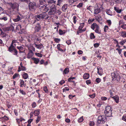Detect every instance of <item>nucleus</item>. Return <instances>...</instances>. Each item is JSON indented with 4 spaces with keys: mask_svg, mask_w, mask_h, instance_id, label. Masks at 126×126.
<instances>
[{
    "mask_svg": "<svg viewBox=\"0 0 126 126\" xmlns=\"http://www.w3.org/2000/svg\"><path fill=\"white\" fill-rule=\"evenodd\" d=\"M23 76L24 79H26L28 77V75L27 73H25L23 75Z\"/></svg>",
    "mask_w": 126,
    "mask_h": 126,
    "instance_id": "nucleus-26",
    "label": "nucleus"
},
{
    "mask_svg": "<svg viewBox=\"0 0 126 126\" xmlns=\"http://www.w3.org/2000/svg\"><path fill=\"white\" fill-rule=\"evenodd\" d=\"M36 105V104L35 102L33 103L32 104V106L33 108H34L35 107Z\"/></svg>",
    "mask_w": 126,
    "mask_h": 126,
    "instance_id": "nucleus-59",
    "label": "nucleus"
},
{
    "mask_svg": "<svg viewBox=\"0 0 126 126\" xmlns=\"http://www.w3.org/2000/svg\"><path fill=\"white\" fill-rule=\"evenodd\" d=\"M33 54H31L30 53H29L28 54L27 58H31L33 56Z\"/></svg>",
    "mask_w": 126,
    "mask_h": 126,
    "instance_id": "nucleus-27",
    "label": "nucleus"
},
{
    "mask_svg": "<svg viewBox=\"0 0 126 126\" xmlns=\"http://www.w3.org/2000/svg\"><path fill=\"white\" fill-rule=\"evenodd\" d=\"M102 117V115L99 116H98L97 120V123H98L100 124L101 123Z\"/></svg>",
    "mask_w": 126,
    "mask_h": 126,
    "instance_id": "nucleus-18",
    "label": "nucleus"
},
{
    "mask_svg": "<svg viewBox=\"0 0 126 126\" xmlns=\"http://www.w3.org/2000/svg\"><path fill=\"white\" fill-rule=\"evenodd\" d=\"M94 124V123L93 121H90L89 122V125L90 126H93Z\"/></svg>",
    "mask_w": 126,
    "mask_h": 126,
    "instance_id": "nucleus-39",
    "label": "nucleus"
},
{
    "mask_svg": "<svg viewBox=\"0 0 126 126\" xmlns=\"http://www.w3.org/2000/svg\"><path fill=\"white\" fill-rule=\"evenodd\" d=\"M120 77L119 75H117L116 77V80L118 82L120 79Z\"/></svg>",
    "mask_w": 126,
    "mask_h": 126,
    "instance_id": "nucleus-34",
    "label": "nucleus"
},
{
    "mask_svg": "<svg viewBox=\"0 0 126 126\" xmlns=\"http://www.w3.org/2000/svg\"><path fill=\"white\" fill-rule=\"evenodd\" d=\"M59 34L61 35L64 34L65 33V32H63V31L60 29L59 30Z\"/></svg>",
    "mask_w": 126,
    "mask_h": 126,
    "instance_id": "nucleus-43",
    "label": "nucleus"
},
{
    "mask_svg": "<svg viewBox=\"0 0 126 126\" xmlns=\"http://www.w3.org/2000/svg\"><path fill=\"white\" fill-rule=\"evenodd\" d=\"M2 118L4 119V120H7L9 119L8 117L6 116L5 115L4 116L2 117Z\"/></svg>",
    "mask_w": 126,
    "mask_h": 126,
    "instance_id": "nucleus-49",
    "label": "nucleus"
},
{
    "mask_svg": "<svg viewBox=\"0 0 126 126\" xmlns=\"http://www.w3.org/2000/svg\"><path fill=\"white\" fill-rule=\"evenodd\" d=\"M20 83L21 84L20 86L21 87H22L24 85V81L20 79Z\"/></svg>",
    "mask_w": 126,
    "mask_h": 126,
    "instance_id": "nucleus-28",
    "label": "nucleus"
},
{
    "mask_svg": "<svg viewBox=\"0 0 126 126\" xmlns=\"http://www.w3.org/2000/svg\"><path fill=\"white\" fill-rule=\"evenodd\" d=\"M101 11L100 8L99 9H95L94 11V14H97L99 13H100Z\"/></svg>",
    "mask_w": 126,
    "mask_h": 126,
    "instance_id": "nucleus-11",
    "label": "nucleus"
},
{
    "mask_svg": "<svg viewBox=\"0 0 126 126\" xmlns=\"http://www.w3.org/2000/svg\"><path fill=\"white\" fill-rule=\"evenodd\" d=\"M121 27L125 29H126V24H123L121 26Z\"/></svg>",
    "mask_w": 126,
    "mask_h": 126,
    "instance_id": "nucleus-42",
    "label": "nucleus"
},
{
    "mask_svg": "<svg viewBox=\"0 0 126 126\" xmlns=\"http://www.w3.org/2000/svg\"><path fill=\"white\" fill-rule=\"evenodd\" d=\"M111 76H112V78H116V77L115 74L114 73H112L111 74Z\"/></svg>",
    "mask_w": 126,
    "mask_h": 126,
    "instance_id": "nucleus-44",
    "label": "nucleus"
},
{
    "mask_svg": "<svg viewBox=\"0 0 126 126\" xmlns=\"http://www.w3.org/2000/svg\"><path fill=\"white\" fill-rule=\"evenodd\" d=\"M9 31L12 30L13 31L14 29V27L12 25H11L9 27H8Z\"/></svg>",
    "mask_w": 126,
    "mask_h": 126,
    "instance_id": "nucleus-22",
    "label": "nucleus"
},
{
    "mask_svg": "<svg viewBox=\"0 0 126 126\" xmlns=\"http://www.w3.org/2000/svg\"><path fill=\"white\" fill-rule=\"evenodd\" d=\"M105 113L106 114V116L108 117H110L111 116L112 114V110L110 111H105Z\"/></svg>",
    "mask_w": 126,
    "mask_h": 126,
    "instance_id": "nucleus-5",
    "label": "nucleus"
},
{
    "mask_svg": "<svg viewBox=\"0 0 126 126\" xmlns=\"http://www.w3.org/2000/svg\"><path fill=\"white\" fill-rule=\"evenodd\" d=\"M39 110H35L34 112V114L35 116H38L39 114Z\"/></svg>",
    "mask_w": 126,
    "mask_h": 126,
    "instance_id": "nucleus-9",
    "label": "nucleus"
},
{
    "mask_svg": "<svg viewBox=\"0 0 126 126\" xmlns=\"http://www.w3.org/2000/svg\"><path fill=\"white\" fill-rule=\"evenodd\" d=\"M82 30H79L77 32V33L78 34L79 33L82 32Z\"/></svg>",
    "mask_w": 126,
    "mask_h": 126,
    "instance_id": "nucleus-61",
    "label": "nucleus"
},
{
    "mask_svg": "<svg viewBox=\"0 0 126 126\" xmlns=\"http://www.w3.org/2000/svg\"><path fill=\"white\" fill-rule=\"evenodd\" d=\"M32 59L34 61V62L36 64H37L39 62V60L38 59L34 57L32 58Z\"/></svg>",
    "mask_w": 126,
    "mask_h": 126,
    "instance_id": "nucleus-8",
    "label": "nucleus"
},
{
    "mask_svg": "<svg viewBox=\"0 0 126 126\" xmlns=\"http://www.w3.org/2000/svg\"><path fill=\"white\" fill-rule=\"evenodd\" d=\"M78 53L79 54H81L83 53V51L81 50H79L78 51Z\"/></svg>",
    "mask_w": 126,
    "mask_h": 126,
    "instance_id": "nucleus-55",
    "label": "nucleus"
},
{
    "mask_svg": "<svg viewBox=\"0 0 126 126\" xmlns=\"http://www.w3.org/2000/svg\"><path fill=\"white\" fill-rule=\"evenodd\" d=\"M66 43L68 45L70 44L71 43V42H70V40H69L68 41H66Z\"/></svg>",
    "mask_w": 126,
    "mask_h": 126,
    "instance_id": "nucleus-60",
    "label": "nucleus"
},
{
    "mask_svg": "<svg viewBox=\"0 0 126 126\" xmlns=\"http://www.w3.org/2000/svg\"><path fill=\"white\" fill-rule=\"evenodd\" d=\"M48 3L49 4H55V1H54L53 0H50L48 1Z\"/></svg>",
    "mask_w": 126,
    "mask_h": 126,
    "instance_id": "nucleus-30",
    "label": "nucleus"
},
{
    "mask_svg": "<svg viewBox=\"0 0 126 126\" xmlns=\"http://www.w3.org/2000/svg\"><path fill=\"white\" fill-rule=\"evenodd\" d=\"M92 19H89L88 21L89 23L90 24H91L92 22V21H91Z\"/></svg>",
    "mask_w": 126,
    "mask_h": 126,
    "instance_id": "nucleus-64",
    "label": "nucleus"
},
{
    "mask_svg": "<svg viewBox=\"0 0 126 126\" xmlns=\"http://www.w3.org/2000/svg\"><path fill=\"white\" fill-rule=\"evenodd\" d=\"M55 5L54 4H52L50 6V10L48 12V14L49 15H53V16H52L51 18L52 19L54 18V19L55 17H54V14L55 13Z\"/></svg>",
    "mask_w": 126,
    "mask_h": 126,
    "instance_id": "nucleus-1",
    "label": "nucleus"
},
{
    "mask_svg": "<svg viewBox=\"0 0 126 126\" xmlns=\"http://www.w3.org/2000/svg\"><path fill=\"white\" fill-rule=\"evenodd\" d=\"M106 12L107 14L108 15H110L112 16V12L110 10H106Z\"/></svg>",
    "mask_w": 126,
    "mask_h": 126,
    "instance_id": "nucleus-16",
    "label": "nucleus"
},
{
    "mask_svg": "<svg viewBox=\"0 0 126 126\" xmlns=\"http://www.w3.org/2000/svg\"><path fill=\"white\" fill-rule=\"evenodd\" d=\"M113 98L114 99V100L116 102V103H118V102H119L118 100V99H117L115 97V96H114V97H113Z\"/></svg>",
    "mask_w": 126,
    "mask_h": 126,
    "instance_id": "nucleus-58",
    "label": "nucleus"
},
{
    "mask_svg": "<svg viewBox=\"0 0 126 126\" xmlns=\"http://www.w3.org/2000/svg\"><path fill=\"white\" fill-rule=\"evenodd\" d=\"M47 16V14L45 13H43L37 15V17L39 19H44L45 17H46Z\"/></svg>",
    "mask_w": 126,
    "mask_h": 126,
    "instance_id": "nucleus-4",
    "label": "nucleus"
},
{
    "mask_svg": "<svg viewBox=\"0 0 126 126\" xmlns=\"http://www.w3.org/2000/svg\"><path fill=\"white\" fill-rule=\"evenodd\" d=\"M0 19L1 20H3L5 21H6L7 20V16H4L2 18H0Z\"/></svg>",
    "mask_w": 126,
    "mask_h": 126,
    "instance_id": "nucleus-32",
    "label": "nucleus"
},
{
    "mask_svg": "<svg viewBox=\"0 0 126 126\" xmlns=\"http://www.w3.org/2000/svg\"><path fill=\"white\" fill-rule=\"evenodd\" d=\"M65 82V81L64 80H62L59 82V83L61 85H62Z\"/></svg>",
    "mask_w": 126,
    "mask_h": 126,
    "instance_id": "nucleus-47",
    "label": "nucleus"
},
{
    "mask_svg": "<svg viewBox=\"0 0 126 126\" xmlns=\"http://www.w3.org/2000/svg\"><path fill=\"white\" fill-rule=\"evenodd\" d=\"M41 29V26L38 23L36 26L35 31L36 32H38Z\"/></svg>",
    "mask_w": 126,
    "mask_h": 126,
    "instance_id": "nucleus-6",
    "label": "nucleus"
},
{
    "mask_svg": "<svg viewBox=\"0 0 126 126\" xmlns=\"http://www.w3.org/2000/svg\"><path fill=\"white\" fill-rule=\"evenodd\" d=\"M69 89L67 87H65L63 89V92H64V90L69 91Z\"/></svg>",
    "mask_w": 126,
    "mask_h": 126,
    "instance_id": "nucleus-53",
    "label": "nucleus"
},
{
    "mask_svg": "<svg viewBox=\"0 0 126 126\" xmlns=\"http://www.w3.org/2000/svg\"><path fill=\"white\" fill-rule=\"evenodd\" d=\"M14 43H13V42H12L11 44V45L10 47H9L8 48V50L9 51H12V50H11V49L12 48H13V47H12L13 46H14L13 45V44Z\"/></svg>",
    "mask_w": 126,
    "mask_h": 126,
    "instance_id": "nucleus-24",
    "label": "nucleus"
},
{
    "mask_svg": "<svg viewBox=\"0 0 126 126\" xmlns=\"http://www.w3.org/2000/svg\"><path fill=\"white\" fill-rule=\"evenodd\" d=\"M5 32H6L7 31H9V28L8 27H6L5 28H3L2 29Z\"/></svg>",
    "mask_w": 126,
    "mask_h": 126,
    "instance_id": "nucleus-46",
    "label": "nucleus"
},
{
    "mask_svg": "<svg viewBox=\"0 0 126 126\" xmlns=\"http://www.w3.org/2000/svg\"><path fill=\"white\" fill-rule=\"evenodd\" d=\"M86 82L87 84L91 83V81L90 80H86Z\"/></svg>",
    "mask_w": 126,
    "mask_h": 126,
    "instance_id": "nucleus-62",
    "label": "nucleus"
},
{
    "mask_svg": "<svg viewBox=\"0 0 126 126\" xmlns=\"http://www.w3.org/2000/svg\"><path fill=\"white\" fill-rule=\"evenodd\" d=\"M69 72V69L68 68H66L64 70L63 73L65 74H66L68 73Z\"/></svg>",
    "mask_w": 126,
    "mask_h": 126,
    "instance_id": "nucleus-19",
    "label": "nucleus"
},
{
    "mask_svg": "<svg viewBox=\"0 0 126 126\" xmlns=\"http://www.w3.org/2000/svg\"><path fill=\"white\" fill-rule=\"evenodd\" d=\"M33 119H31L28 120V124H30L31 123V122L32 121Z\"/></svg>",
    "mask_w": 126,
    "mask_h": 126,
    "instance_id": "nucleus-56",
    "label": "nucleus"
},
{
    "mask_svg": "<svg viewBox=\"0 0 126 126\" xmlns=\"http://www.w3.org/2000/svg\"><path fill=\"white\" fill-rule=\"evenodd\" d=\"M108 23V24L110 26L111 24V22L110 20H107L106 21Z\"/></svg>",
    "mask_w": 126,
    "mask_h": 126,
    "instance_id": "nucleus-45",
    "label": "nucleus"
},
{
    "mask_svg": "<svg viewBox=\"0 0 126 126\" xmlns=\"http://www.w3.org/2000/svg\"><path fill=\"white\" fill-rule=\"evenodd\" d=\"M91 28L93 30H94L95 28H96L95 30V32L98 33H100L98 31L99 27L96 23H93L91 25Z\"/></svg>",
    "mask_w": 126,
    "mask_h": 126,
    "instance_id": "nucleus-3",
    "label": "nucleus"
},
{
    "mask_svg": "<svg viewBox=\"0 0 126 126\" xmlns=\"http://www.w3.org/2000/svg\"><path fill=\"white\" fill-rule=\"evenodd\" d=\"M111 108L109 106H107L106 107V110H105V111H110V110H111Z\"/></svg>",
    "mask_w": 126,
    "mask_h": 126,
    "instance_id": "nucleus-17",
    "label": "nucleus"
},
{
    "mask_svg": "<svg viewBox=\"0 0 126 126\" xmlns=\"http://www.w3.org/2000/svg\"><path fill=\"white\" fill-rule=\"evenodd\" d=\"M122 120L126 122V116H123L122 117Z\"/></svg>",
    "mask_w": 126,
    "mask_h": 126,
    "instance_id": "nucleus-48",
    "label": "nucleus"
},
{
    "mask_svg": "<svg viewBox=\"0 0 126 126\" xmlns=\"http://www.w3.org/2000/svg\"><path fill=\"white\" fill-rule=\"evenodd\" d=\"M95 96V94H94L91 95H90L89 96L91 98H94Z\"/></svg>",
    "mask_w": 126,
    "mask_h": 126,
    "instance_id": "nucleus-52",
    "label": "nucleus"
},
{
    "mask_svg": "<svg viewBox=\"0 0 126 126\" xmlns=\"http://www.w3.org/2000/svg\"><path fill=\"white\" fill-rule=\"evenodd\" d=\"M40 3L39 4L41 5H43L46 2L45 0H39Z\"/></svg>",
    "mask_w": 126,
    "mask_h": 126,
    "instance_id": "nucleus-21",
    "label": "nucleus"
},
{
    "mask_svg": "<svg viewBox=\"0 0 126 126\" xmlns=\"http://www.w3.org/2000/svg\"><path fill=\"white\" fill-rule=\"evenodd\" d=\"M35 54L38 57H42L43 56L42 54H40L39 53H35Z\"/></svg>",
    "mask_w": 126,
    "mask_h": 126,
    "instance_id": "nucleus-35",
    "label": "nucleus"
},
{
    "mask_svg": "<svg viewBox=\"0 0 126 126\" xmlns=\"http://www.w3.org/2000/svg\"><path fill=\"white\" fill-rule=\"evenodd\" d=\"M36 5L35 3L33 1L30 2L28 4V8L31 11L32 9L35 10L36 8Z\"/></svg>",
    "mask_w": 126,
    "mask_h": 126,
    "instance_id": "nucleus-2",
    "label": "nucleus"
},
{
    "mask_svg": "<svg viewBox=\"0 0 126 126\" xmlns=\"http://www.w3.org/2000/svg\"><path fill=\"white\" fill-rule=\"evenodd\" d=\"M19 76V74L17 73H15L13 76V79H15L16 77H18Z\"/></svg>",
    "mask_w": 126,
    "mask_h": 126,
    "instance_id": "nucleus-36",
    "label": "nucleus"
},
{
    "mask_svg": "<svg viewBox=\"0 0 126 126\" xmlns=\"http://www.w3.org/2000/svg\"><path fill=\"white\" fill-rule=\"evenodd\" d=\"M91 39H94L95 38V36H94L93 33H91L90 35Z\"/></svg>",
    "mask_w": 126,
    "mask_h": 126,
    "instance_id": "nucleus-29",
    "label": "nucleus"
},
{
    "mask_svg": "<svg viewBox=\"0 0 126 126\" xmlns=\"http://www.w3.org/2000/svg\"><path fill=\"white\" fill-rule=\"evenodd\" d=\"M60 44H59L57 46V48L60 51H63V49H61L60 48Z\"/></svg>",
    "mask_w": 126,
    "mask_h": 126,
    "instance_id": "nucleus-41",
    "label": "nucleus"
},
{
    "mask_svg": "<svg viewBox=\"0 0 126 126\" xmlns=\"http://www.w3.org/2000/svg\"><path fill=\"white\" fill-rule=\"evenodd\" d=\"M4 9L0 6V15L1 14L4 13Z\"/></svg>",
    "mask_w": 126,
    "mask_h": 126,
    "instance_id": "nucleus-25",
    "label": "nucleus"
},
{
    "mask_svg": "<svg viewBox=\"0 0 126 126\" xmlns=\"http://www.w3.org/2000/svg\"><path fill=\"white\" fill-rule=\"evenodd\" d=\"M96 81L98 83H99L100 81V80L99 78H97L96 79Z\"/></svg>",
    "mask_w": 126,
    "mask_h": 126,
    "instance_id": "nucleus-54",
    "label": "nucleus"
},
{
    "mask_svg": "<svg viewBox=\"0 0 126 126\" xmlns=\"http://www.w3.org/2000/svg\"><path fill=\"white\" fill-rule=\"evenodd\" d=\"M67 8V5H64L62 7V10L63 11H65Z\"/></svg>",
    "mask_w": 126,
    "mask_h": 126,
    "instance_id": "nucleus-14",
    "label": "nucleus"
},
{
    "mask_svg": "<svg viewBox=\"0 0 126 126\" xmlns=\"http://www.w3.org/2000/svg\"><path fill=\"white\" fill-rule=\"evenodd\" d=\"M102 117L101 122H102L103 123H104L106 121V118L104 115H102Z\"/></svg>",
    "mask_w": 126,
    "mask_h": 126,
    "instance_id": "nucleus-12",
    "label": "nucleus"
},
{
    "mask_svg": "<svg viewBox=\"0 0 126 126\" xmlns=\"http://www.w3.org/2000/svg\"><path fill=\"white\" fill-rule=\"evenodd\" d=\"M83 116H82L78 120L79 122H81L83 121Z\"/></svg>",
    "mask_w": 126,
    "mask_h": 126,
    "instance_id": "nucleus-33",
    "label": "nucleus"
},
{
    "mask_svg": "<svg viewBox=\"0 0 126 126\" xmlns=\"http://www.w3.org/2000/svg\"><path fill=\"white\" fill-rule=\"evenodd\" d=\"M13 47V48H12L11 49V50H12V51H10L11 52H14L15 53L14 54V55H16L17 54L18 52L16 50V49L15 48V47L14 46H12Z\"/></svg>",
    "mask_w": 126,
    "mask_h": 126,
    "instance_id": "nucleus-7",
    "label": "nucleus"
},
{
    "mask_svg": "<svg viewBox=\"0 0 126 126\" xmlns=\"http://www.w3.org/2000/svg\"><path fill=\"white\" fill-rule=\"evenodd\" d=\"M89 77V75L88 73H85L83 76V78L84 79H88Z\"/></svg>",
    "mask_w": 126,
    "mask_h": 126,
    "instance_id": "nucleus-10",
    "label": "nucleus"
},
{
    "mask_svg": "<svg viewBox=\"0 0 126 126\" xmlns=\"http://www.w3.org/2000/svg\"><path fill=\"white\" fill-rule=\"evenodd\" d=\"M11 4L10 5H11V7L15 9L16 8V4H13L12 3H11Z\"/></svg>",
    "mask_w": 126,
    "mask_h": 126,
    "instance_id": "nucleus-38",
    "label": "nucleus"
},
{
    "mask_svg": "<svg viewBox=\"0 0 126 126\" xmlns=\"http://www.w3.org/2000/svg\"><path fill=\"white\" fill-rule=\"evenodd\" d=\"M114 10L118 13H120L122 11L121 9H119V8L116 7H114Z\"/></svg>",
    "mask_w": 126,
    "mask_h": 126,
    "instance_id": "nucleus-13",
    "label": "nucleus"
},
{
    "mask_svg": "<svg viewBox=\"0 0 126 126\" xmlns=\"http://www.w3.org/2000/svg\"><path fill=\"white\" fill-rule=\"evenodd\" d=\"M96 17H97V18H96V20L97 21L99 22V21L100 20H102V18L101 16L99 15H98Z\"/></svg>",
    "mask_w": 126,
    "mask_h": 126,
    "instance_id": "nucleus-20",
    "label": "nucleus"
},
{
    "mask_svg": "<svg viewBox=\"0 0 126 126\" xmlns=\"http://www.w3.org/2000/svg\"><path fill=\"white\" fill-rule=\"evenodd\" d=\"M121 35L122 37H126V32H122L121 33Z\"/></svg>",
    "mask_w": 126,
    "mask_h": 126,
    "instance_id": "nucleus-23",
    "label": "nucleus"
},
{
    "mask_svg": "<svg viewBox=\"0 0 126 126\" xmlns=\"http://www.w3.org/2000/svg\"><path fill=\"white\" fill-rule=\"evenodd\" d=\"M99 45L98 43H96L94 44V46L95 47H97L99 46Z\"/></svg>",
    "mask_w": 126,
    "mask_h": 126,
    "instance_id": "nucleus-57",
    "label": "nucleus"
},
{
    "mask_svg": "<svg viewBox=\"0 0 126 126\" xmlns=\"http://www.w3.org/2000/svg\"><path fill=\"white\" fill-rule=\"evenodd\" d=\"M108 27L107 26H105L104 28V31L105 32H106L107 30L108 29Z\"/></svg>",
    "mask_w": 126,
    "mask_h": 126,
    "instance_id": "nucleus-40",
    "label": "nucleus"
},
{
    "mask_svg": "<svg viewBox=\"0 0 126 126\" xmlns=\"http://www.w3.org/2000/svg\"><path fill=\"white\" fill-rule=\"evenodd\" d=\"M21 19L20 16H17V17L15 19H14L13 20L15 22H17L19 21Z\"/></svg>",
    "mask_w": 126,
    "mask_h": 126,
    "instance_id": "nucleus-15",
    "label": "nucleus"
},
{
    "mask_svg": "<svg viewBox=\"0 0 126 126\" xmlns=\"http://www.w3.org/2000/svg\"><path fill=\"white\" fill-rule=\"evenodd\" d=\"M41 119V116H38L37 117V119L36 120V122L38 123L39 121Z\"/></svg>",
    "mask_w": 126,
    "mask_h": 126,
    "instance_id": "nucleus-37",
    "label": "nucleus"
},
{
    "mask_svg": "<svg viewBox=\"0 0 126 126\" xmlns=\"http://www.w3.org/2000/svg\"><path fill=\"white\" fill-rule=\"evenodd\" d=\"M44 62V61L42 59L40 63V64H42Z\"/></svg>",
    "mask_w": 126,
    "mask_h": 126,
    "instance_id": "nucleus-63",
    "label": "nucleus"
},
{
    "mask_svg": "<svg viewBox=\"0 0 126 126\" xmlns=\"http://www.w3.org/2000/svg\"><path fill=\"white\" fill-rule=\"evenodd\" d=\"M43 90L45 93H47L48 92V91L47 89V86H45L43 88Z\"/></svg>",
    "mask_w": 126,
    "mask_h": 126,
    "instance_id": "nucleus-31",
    "label": "nucleus"
},
{
    "mask_svg": "<svg viewBox=\"0 0 126 126\" xmlns=\"http://www.w3.org/2000/svg\"><path fill=\"white\" fill-rule=\"evenodd\" d=\"M21 1L25 2H26L28 3L29 1V0H19Z\"/></svg>",
    "mask_w": 126,
    "mask_h": 126,
    "instance_id": "nucleus-50",
    "label": "nucleus"
},
{
    "mask_svg": "<svg viewBox=\"0 0 126 126\" xmlns=\"http://www.w3.org/2000/svg\"><path fill=\"white\" fill-rule=\"evenodd\" d=\"M82 3H79L78 5L77 6V7L79 8H80V7H82Z\"/></svg>",
    "mask_w": 126,
    "mask_h": 126,
    "instance_id": "nucleus-51",
    "label": "nucleus"
}]
</instances>
